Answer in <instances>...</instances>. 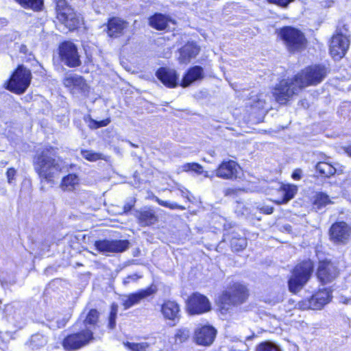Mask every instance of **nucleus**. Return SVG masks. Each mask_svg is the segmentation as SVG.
<instances>
[{"label": "nucleus", "mask_w": 351, "mask_h": 351, "mask_svg": "<svg viewBox=\"0 0 351 351\" xmlns=\"http://www.w3.org/2000/svg\"><path fill=\"white\" fill-rule=\"evenodd\" d=\"M129 27V23L120 18L113 16L108 19L106 24V33L112 38L123 36Z\"/></svg>", "instance_id": "nucleus-17"}, {"label": "nucleus", "mask_w": 351, "mask_h": 351, "mask_svg": "<svg viewBox=\"0 0 351 351\" xmlns=\"http://www.w3.org/2000/svg\"><path fill=\"white\" fill-rule=\"evenodd\" d=\"M256 351H282L280 347L271 341H265L260 343Z\"/></svg>", "instance_id": "nucleus-37"}, {"label": "nucleus", "mask_w": 351, "mask_h": 351, "mask_svg": "<svg viewBox=\"0 0 351 351\" xmlns=\"http://www.w3.org/2000/svg\"><path fill=\"white\" fill-rule=\"evenodd\" d=\"M279 35L289 52L294 53L305 48L306 40L300 30L287 26L280 30Z\"/></svg>", "instance_id": "nucleus-5"}, {"label": "nucleus", "mask_w": 351, "mask_h": 351, "mask_svg": "<svg viewBox=\"0 0 351 351\" xmlns=\"http://www.w3.org/2000/svg\"><path fill=\"white\" fill-rule=\"evenodd\" d=\"M131 145H132V147H136V145H134V144H133V143H131Z\"/></svg>", "instance_id": "nucleus-56"}, {"label": "nucleus", "mask_w": 351, "mask_h": 351, "mask_svg": "<svg viewBox=\"0 0 351 351\" xmlns=\"http://www.w3.org/2000/svg\"><path fill=\"white\" fill-rule=\"evenodd\" d=\"M204 77L203 68L200 66L191 67L183 77L180 85L187 87L192 83L202 80Z\"/></svg>", "instance_id": "nucleus-26"}, {"label": "nucleus", "mask_w": 351, "mask_h": 351, "mask_svg": "<svg viewBox=\"0 0 351 351\" xmlns=\"http://www.w3.org/2000/svg\"><path fill=\"white\" fill-rule=\"evenodd\" d=\"M141 276H138L136 274L129 275L127 277H125L123 280V284L126 286L128 285L131 281L136 282L138 279H139Z\"/></svg>", "instance_id": "nucleus-44"}, {"label": "nucleus", "mask_w": 351, "mask_h": 351, "mask_svg": "<svg viewBox=\"0 0 351 351\" xmlns=\"http://www.w3.org/2000/svg\"><path fill=\"white\" fill-rule=\"evenodd\" d=\"M31 80L32 73L30 70L23 65H19L10 78L5 82V88L14 93L21 95L26 91Z\"/></svg>", "instance_id": "nucleus-3"}, {"label": "nucleus", "mask_w": 351, "mask_h": 351, "mask_svg": "<svg viewBox=\"0 0 351 351\" xmlns=\"http://www.w3.org/2000/svg\"><path fill=\"white\" fill-rule=\"evenodd\" d=\"M7 178L9 183H11L13 180H14V176L16 175V170L14 168H9L6 172Z\"/></svg>", "instance_id": "nucleus-46"}, {"label": "nucleus", "mask_w": 351, "mask_h": 351, "mask_svg": "<svg viewBox=\"0 0 351 351\" xmlns=\"http://www.w3.org/2000/svg\"><path fill=\"white\" fill-rule=\"evenodd\" d=\"M134 216L137 219L138 223L142 227L154 225L158 220L156 212L150 207H143L136 210Z\"/></svg>", "instance_id": "nucleus-23"}, {"label": "nucleus", "mask_w": 351, "mask_h": 351, "mask_svg": "<svg viewBox=\"0 0 351 351\" xmlns=\"http://www.w3.org/2000/svg\"><path fill=\"white\" fill-rule=\"evenodd\" d=\"M203 173H204V177H206V178H211V176L209 175L208 171H204Z\"/></svg>", "instance_id": "nucleus-55"}, {"label": "nucleus", "mask_w": 351, "mask_h": 351, "mask_svg": "<svg viewBox=\"0 0 351 351\" xmlns=\"http://www.w3.org/2000/svg\"><path fill=\"white\" fill-rule=\"evenodd\" d=\"M331 203L329 196L323 192L317 193L313 198V208L317 210Z\"/></svg>", "instance_id": "nucleus-32"}, {"label": "nucleus", "mask_w": 351, "mask_h": 351, "mask_svg": "<svg viewBox=\"0 0 351 351\" xmlns=\"http://www.w3.org/2000/svg\"><path fill=\"white\" fill-rule=\"evenodd\" d=\"M329 233L330 240L335 243L346 244L349 241L351 228L346 222H336L330 227Z\"/></svg>", "instance_id": "nucleus-15"}, {"label": "nucleus", "mask_w": 351, "mask_h": 351, "mask_svg": "<svg viewBox=\"0 0 351 351\" xmlns=\"http://www.w3.org/2000/svg\"><path fill=\"white\" fill-rule=\"evenodd\" d=\"M118 312V305L117 304L112 303L110 307V315L112 317H117Z\"/></svg>", "instance_id": "nucleus-49"}, {"label": "nucleus", "mask_w": 351, "mask_h": 351, "mask_svg": "<svg viewBox=\"0 0 351 351\" xmlns=\"http://www.w3.org/2000/svg\"><path fill=\"white\" fill-rule=\"evenodd\" d=\"M328 69L322 64H315L306 67L295 75V80L302 88L308 86H315L321 83L326 77Z\"/></svg>", "instance_id": "nucleus-4"}, {"label": "nucleus", "mask_w": 351, "mask_h": 351, "mask_svg": "<svg viewBox=\"0 0 351 351\" xmlns=\"http://www.w3.org/2000/svg\"><path fill=\"white\" fill-rule=\"evenodd\" d=\"M258 208L263 213L269 215L274 212V208L270 206H262Z\"/></svg>", "instance_id": "nucleus-47"}, {"label": "nucleus", "mask_w": 351, "mask_h": 351, "mask_svg": "<svg viewBox=\"0 0 351 351\" xmlns=\"http://www.w3.org/2000/svg\"><path fill=\"white\" fill-rule=\"evenodd\" d=\"M81 154L83 158L90 162H95L103 158L101 154L92 150H82Z\"/></svg>", "instance_id": "nucleus-38"}, {"label": "nucleus", "mask_w": 351, "mask_h": 351, "mask_svg": "<svg viewBox=\"0 0 351 351\" xmlns=\"http://www.w3.org/2000/svg\"><path fill=\"white\" fill-rule=\"evenodd\" d=\"M19 51L24 54H27L28 53V49L26 45H21L19 47Z\"/></svg>", "instance_id": "nucleus-52"}, {"label": "nucleus", "mask_w": 351, "mask_h": 351, "mask_svg": "<svg viewBox=\"0 0 351 351\" xmlns=\"http://www.w3.org/2000/svg\"><path fill=\"white\" fill-rule=\"evenodd\" d=\"M346 153L351 157V145L345 148Z\"/></svg>", "instance_id": "nucleus-53"}, {"label": "nucleus", "mask_w": 351, "mask_h": 351, "mask_svg": "<svg viewBox=\"0 0 351 351\" xmlns=\"http://www.w3.org/2000/svg\"><path fill=\"white\" fill-rule=\"evenodd\" d=\"M350 45L348 38L342 34H337L332 38L330 52L335 59H341L346 54Z\"/></svg>", "instance_id": "nucleus-18"}, {"label": "nucleus", "mask_w": 351, "mask_h": 351, "mask_svg": "<svg viewBox=\"0 0 351 351\" xmlns=\"http://www.w3.org/2000/svg\"><path fill=\"white\" fill-rule=\"evenodd\" d=\"M169 23H174V21L160 13H156L149 18V25L157 30L166 29Z\"/></svg>", "instance_id": "nucleus-27"}, {"label": "nucleus", "mask_w": 351, "mask_h": 351, "mask_svg": "<svg viewBox=\"0 0 351 351\" xmlns=\"http://www.w3.org/2000/svg\"><path fill=\"white\" fill-rule=\"evenodd\" d=\"M216 176L226 180H234L240 177L241 168L233 160L223 162L216 169Z\"/></svg>", "instance_id": "nucleus-19"}, {"label": "nucleus", "mask_w": 351, "mask_h": 351, "mask_svg": "<svg viewBox=\"0 0 351 351\" xmlns=\"http://www.w3.org/2000/svg\"><path fill=\"white\" fill-rule=\"evenodd\" d=\"M59 56L61 62L69 67H77L82 64L76 45L70 41L60 45Z\"/></svg>", "instance_id": "nucleus-9"}, {"label": "nucleus", "mask_w": 351, "mask_h": 351, "mask_svg": "<svg viewBox=\"0 0 351 351\" xmlns=\"http://www.w3.org/2000/svg\"><path fill=\"white\" fill-rule=\"evenodd\" d=\"M229 237L230 246L233 251H242L246 247L247 240L245 237L241 236L239 233L233 232Z\"/></svg>", "instance_id": "nucleus-29"}, {"label": "nucleus", "mask_w": 351, "mask_h": 351, "mask_svg": "<svg viewBox=\"0 0 351 351\" xmlns=\"http://www.w3.org/2000/svg\"><path fill=\"white\" fill-rule=\"evenodd\" d=\"M338 275L337 267L330 261H324L319 263L317 276L323 283H328L333 280Z\"/></svg>", "instance_id": "nucleus-22"}, {"label": "nucleus", "mask_w": 351, "mask_h": 351, "mask_svg": "<svg viewBox=\"0 0 351 351\" xmlns=\"http://www.w3.org/2000/svg\"><path fill=\"white\" fill-rule=\"evenodd\" d=\"M182 169L184 171H194L197 173V174L203 173V167L195 162H191V163H186L182 166Z\"/></svg>", "instance_id": "nucleus-39"}, {"label": "nucleus", "mask_w": 351, "mask_h": 351, "mask_svg": "<svg viewBox=\"0 0 351 351\" xmlns=\"http://www.w3.org/2000/svg\"><path fill=\"white\" fill-rule=\"evenodd\" d=\"M47 343V339L42 334H35L31 337L28 342L29 346L32 350L39 349L45 346Z\"/></svg>", "instance_id": "nucleus-34"}, {"label": "nucleus", "mask_w": 351, "mask_h": 351, "mask_svg": "<svg viewBox=\"0 0 351 351\" xmlns=\"http://www.w3.org/2000/svg\"><path fill=\"white\" fill-rule=\"evenodd\" d=\"M7 163H8V162H7L6 161L1 160V161L0 162V167H5V165H7Z\"/></svg>", "instance_id": "nucleus-54"}, {"label": "nucleus", "mask_w": 351, "mask_h": 351, "mask_svg": "<svg viewBox=\"0 0 351 351\" xmlns=\"http://www.w3.org/2000/svg\"><path fill=\"white\" fill-rule=\"evenodd\" d=\"M99 313L97 310L93 308L85 314L82 313L80 320L76 323V326H80L87 332H93L98 327Z\"/></svg>", "instance_id": "nucleus-20"}, {"label": "nucleus", "mask_w": 351, "mask_h": 351, "mask_svg": "<svg viewBox=\"0 0 351 351\" xmlns=\"http://www.w3.org/2000/svg\"><path fill=\"white\" fill-rule=\"evenodd\" d=\"M187 308L191 314H202L210 310L208 299L199 293H195L187 300Z\"/></svg>", "instance_id": "nucleus-14"}, {"label": "nucleus", "mask_w": 351, "mask_h": 351, "mask_svg": "<svg viewBox=\"0 0 351 351\" xmlns=\"http://www.w3.org/2000/svg\"><path fill=\"white\" fill-rule=\"evenodd\" d=\"M63 84L66 87L76 88L82 92H84L87 87L84 79L76 74L66 75L63 80Z\"/></svg>", "instance_id": "nucleus-28"}, {"label": "nucleus", "mask_w": 351, "mask_h": 351, "mask_svg": "<svg viewBox=\"0 0 351 351\" xmlns=\"http://www.w3.org/2000/svg\"><path fill=\"white\" fill-rule=\"evenodd\" d=\"M24 8H31L34 10H41L43 0H15Z\"/></svg>", "instance_id": "nucleus-35"}, {"label": "nucleus", "mask_w": 351, "mask_h": 351, "mask_svg": "<svg viewBox=\"0 0 351 351\" xmlns=\"http://www.w3.org/2000/svg\"><path fill=\"white\" fill-rule=\"evenodd\" d=\"M160 313L165 321L171 326H176L180 321V306L174 300H165L160 306Z\"/></svg>", "instance_id": "nucleus-13"}, {"label": "nucleus", "mask_w": 351, "mask_h": 351, "mask_svg": "<svg viewBox=\"0 0 351 351\" xmlns=\"http://www.w3.org/2000/svg\"><path fill=\"white\" fill-rule=\"evenodd\" d=\"M302 171L301 169H296L293 172L291 177L295 180H299L302 178Z\"/></svg>", "instance_id": "nucleus-48"}, {"label": "nucleus", "mask_w": 351, "mask_h": 351, "mask_svg": "<svg viewBox=\"0 0 351 351\" xmlns=\"http://www.w3.org/2000/svg\"><path fill=\"white\" fill-rule=\"evenodd\" d=\"M116 318L117 317H112L109 315L108 318V328L110 329H114L116 326Z\"/></svg>", "instance_id": "nucleus-50"}, {"label": "nucleus", "mask_w": 351, "mask_h": 351, "mask_svg": "<svg viewBox=\"0 0 351 351\" xmlns=\"http://www.w3.org/2000/svg\"><path fill=\"white\" fill-rule=\"evenodd\" d=\"M135 204V200L134 199H130L128 202H126L123 208V211L120 213L121 214H126L129 211L132 210V208L134 206Z\"/></svg>", "instance_id": "nucleus-43"}, {"label": "nucleus", "mask_w": 351, "mask_h": 351, "mask_svg": "<svg viewBox=\"0 0 351 351\" xmlns=\"http://www.w3.org/2000/svg\"><path fill=\"white\" fill-rule=\"evenodd\" d=\"M302 89L295 76L293 79L281 80L275 87L273 95L278 103L283 104Z\"/></svg>", "instance_id": "nucleus-7"}, {"label": "nucleus", "mask_w": 351, "mask_h": 351, "mask_svg": "<svg viewBox=\"0 0 351 351\" xmlns=\"http://www.w3.org/2000/svg\"><path fill=\"white\" fill-rule=\"evenodd\" d=\"M331 299V291L327 289L319 290L311 298L299 302L298 305L302 309H321L328 304Z\"/></svg>", "instance_id": "nucleus-12"}, {"label": "nucleus", "mask_w": 351, "mask_h": 351, "mask_svg": "<svg viewBox=\"0 0 351 351\" xmlns=\"http://www.w3.org/2000/svg\"><path fill=\"white\" fill-rule=\"evenodd\" d=\"M270 3L277 4L281 7L286 8L291 3L295 0H267Z\"/></svg>", "instance_id": "nucleus-45"}, {"label": "nucleus", "mask_w": 351, "mask_h": 351, "mask_svg": "<svg viewBox=\"0 0 351 351\" xmlns=\"http://www.w3.org/2000/svg\"><path fill=\"white\" fill-rule=\"evenodd\" d=\"M125 346L132 351H146L148 346L146 343L126 342Z\"/></svg>", "instance_id": "nucleus-40"}, {"label": "nucleus", "mask_w": 351, "mask_h": 351, "mask_svg": "<svg viewBox=\"0 0 351 351\" xmlns=\"http://www.w3.org/2000/svg\"><path fill=\"white\" fill-rule=\"evenodd\" d=\"M96 250L104 254L110 253H121L130 247L128 240H98L94 243Z\"/></svg>", "instance_id": "nucleus-10"}, {"label": "nucleus", "mask_w": 351, "mask_h": 351, "mask_svg": "<svg viewBox=\"0 0 351 351\" xmlns=\"http://www.w3.org/2000/svg\"><path fill=\"white\" fill-rule=\"evenodd\" d=\"M217 330L211 326H202L195 330V342L202 346L211 345L215 338Z\"/></svg>", "instance_id": "nucleus-21"}, {"label": "nucleus", "mask_w": 351, "mask_h": 351, "mask_svg": "<svg viewBox=\"0 0 351 351\" xmlns=\"http://www.w3.org/2000/svg\"><path fill=\"white\" fill-rule=\"evenodd\" d=\"M80 179L76 174L71 173L64 176L62 180L61 188L64 191H71L79 184Z\"/></svg>", "instance_id": "nucleus-30"}, {"label": "nucleus", "mask_w": 351, "mask_h": 351, "mask_svg": "<svg viewBox=\"0 0 351 351\" xmlns=\"http://www.w3.org/2000/svg\"><path fill=\"white\" fill-rule=\"evenodd\" d=\"M156 201L158 202V204L160 206L169 208L171 209H184V207L178 205L176 203H170L166 201H163L158 197H156Z\"/></svg>", "instance_id": "nucleus-42"}, {"label": "nucleus", "mask_w": 351, "mask_h": 351, "mask_svg": "<svg viewBox=\"0 0 351 351\" xmlns=\"http://www.w3.org/2000/svg\"><path fill=\"white\" fill-rule=\"evenodd\" d=\"M110 122V119H106L100 121H95L90 118V127L91 128L97 129L99 128L104 127L108 125Z\"/></svg>", "instance_id": "nucleus-41"}, {"label": "nucleus", "mask_w": 351, "mask_h": 351, "mask_svg": "<svg viewBox=\"0 0 351 351\" xmlns=\"http://www.w3.org/2000/svg\"><path fill=\"white\" fill-rule=\"evenodd\" d=\"M315 169L324 177L329 178L336 173V169L326 162H319L315 165Z\"/></svg>", "instance_id": "nucleus-33"}, {"label": "nucleus", "mask_w": 351, "mask_h": 351, "mask_svg": "<svg viewBox=\"0 0 351 351\" xmlns=\"http://www.w3.org/2000/svg\"><path fill=\"white\" fill-rule=\"evenodd\" d=\"M282 197L276 201L278 204H286L293 199L298 191V188L295 185H285L281 188Z\"/></svg>", "instance_id": "nucleus-31"}, {"label": "nucleus", "mask_w": 351, "mask_h": 351, "mask_svg": "<svg viewBox=\"0 0 351 351\" xmlns=\"http://www.w3.org/2000/svg\"><path fill=\"white\" fill-rule=\"evenodd\" d=\"M80 331L68 335L63 341V346L67 350H77L88 344L93 339V332L82 328Z\"/></svg>", "instance_id": "nucleus-11"}, {"label": "nucleus", "mask_w": 351, "mask_h": 351, "mask_svg": "<svg viewBox=\"0 0 351 351\" xmlns=\"http://www.w3.org/2000/svg\"><path fill=\"white\" fill-rule=\"evenodd\" d=\"M200 48L194 42H188L180 49L179 62L182 64L189 63L199 53Z\"/></svg>", "instance_id": "nucleus-25"}, {"label": "nucleus", "mask_w": 351, "mask_h": 351, "mask_svg": "<svg viewBox=\"0 0 351 351\" xmlns=\"http://www.w3.org/2000/svg\"><path fill=\"white\" fill-rule=\"evenodd\" d=\"M56 3V15L58 20L69 30L75 29L80 24V18L66 1L55 0Z\"/></svg>", "instance_id": "nucleus-8"}, {"label": "nucleus", "mask_w": 351, "mask_h": 351, "mask_svg": "<svg viewBox=\"0 0 351 351\" xmlns=\"http://www.w3.org/2000/svg\"><path fill=\"white\" fill-rule=\"evenodd\" d=\"M32 165L40 182L48 184H53L54 179L64 168L63 160L58 156L57 148L51 146L37 150Z\"/></svg>", "instance_id": "nucleus-1"}, {"label": "nucleus", "mask_w": 351, "mask_h": 351, "mask_svg": "<svg viewBox=\"0 0 351 351\" xmlns=\"http://www.w3.org/2000/svg\"><path fill=\"white\" fill-rule=\"evenodd\" d=\"M236 189H232V188H228V189H226L225 191H224V195L226 196H228V195H234L235 193H236Z\"/></svg>", "instance_id": "nucleus-51"}, {"label": "nucleus", "mask_w": 351, "mask_h": 351, "mask_svg": "<svg viewBox=\"0 0 351 351\" xmlns=\"http://www.w3.org/2000/svg\"><path fill=\"white\" fill-rule=\"evenodd\" d=\"M313 267V263L310 260L304 261L295 267L288 282L290 291L296 293L302 289L309 280Z\"/></svg>", "instance_id": "nucleus-2"}, {"label": "nucleus", "mask_w": 351, "mask_h": 351, "mask_svg": "<svg viewBox=\"0 0 351 351\" xmlns=\"http://www.w3.org/2000/svg\"><path fill=\"white\" fill-rule=\"evenodd\" d=\"M156 75L167 87L174 88L178 85V76L173 69L161 67L156 71Z\"/></svg>", "instance_id": "nucleus-24"}, {"label": "nucleus", "mask_w": 351, "mask_h": 351, "mask_svg": "<svg viewBox=\"0 0 351 351\" xmlns=\"http://www.w3.org/2000/svg\"><path fill=\"white\" fill-rule=\"evenodd\" d=\"M190 330L186 328H179L175 334L176 342L182 343L186 341L190 337Z\"/></svg>", "instance_id": "nucleus-36"}, {"label": "nucleus", "mask_w": 351, "mask_h": 351, "mask_svg": "<svg viewBox=\"0 0 351 351\" xmlns=\"http://www.w3.org/2000/svg\"><path fill=\"white\" fill-rule=\"evenodd\" d=\"M155 286H150L145 289H141L138 291L121 297L122 305L125 309H128L134 305L138 304L141 301L156 292Z\"/></svg>", "instance_id": "nucleus-16"}, {"label": "nucleus", "mask_w": 351, "mask_h": 351, "mask_svg": "<svg viewBox=\"0 0 351 351\" xmlns=\"http://www.w3.org/2000/svg\"><path fill=\"white\" fill-rule=\"evenodd\" d=\"M248 297L246 287L241 284H234L229 289L224 291L219 297V301L223 308L243 303Z\"/></svg>", "instance_id": "nucleus-6"}]
</instances>
